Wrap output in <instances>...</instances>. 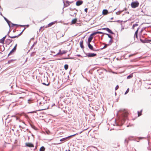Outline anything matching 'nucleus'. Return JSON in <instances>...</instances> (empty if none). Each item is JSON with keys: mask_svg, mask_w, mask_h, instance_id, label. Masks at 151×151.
Here are the masks:
<instances>
[{"mask_svg": "<svg viewBox=\"0 0 151 151\" xmlns=\"http://www.w3.org/2000/svg\"><path fill=\"white\" fill-rule=\"evenodd\" d=\"M77 21V19H73L72 21V23L73 24H74L76 23Z\"/></svg>", "mask_w": 151, "mask_h": 151, "instance_id": "19", "label": "nucleus"}, {"mask_svg": "<svg viewBox=\"0 0 151 151\" xmlns=\"http://www.w3.org/2000/svg\"><path fill=\"white\" fill-rule=\"evenodd\" d=\"M77 56H79V57H80V56H81V55H77Z\"/></svg>", "mask_w": 151, "mask_h": 151, "instance_id": "47", "label": "nucleus"}, {"mask_svg": "<svg viewBox=\"0 0 151 151\" xmlns=\"http://www.w3.org/2000/svg\"><path fill=\"white\" fill-rule=\"evenodd\" d=\"M17 46V44H16L15 46L14 47V48L12 49V50L9 53V54L8 56H9L10 55H11L12 53L14 52L16 50V47Z\"/></svg>", "mask_w": 151, "mask_h": 151, "instance_id": "5", "label": "nucleus"}, {"mask_svg": "<svg viewBox=\"0 0 151 151\" xmlns=\"http://www.w3.org/2000/svg\"><path fill=\"white\" fill-rule=\"evenodd\" d=\"M51 52L52 53V51H51Z\"/></svg>", "mask_w": 151, "mask_h": 151, "instance_id": "54", "label": "nucleus"}, {"mask_svg": "<svg viewBox=\"0 0 151 151\" xmlns=\"http://www.w3.org/2000/svg\"><path fill=\"white\" fill-rule=\"evenodd\" d=\"M6 35L4 37L2 38L0 40V42L2 43H4L5 40L6 38Z\"/></svg>", "mask_w": 151, "mask_h": 151, "instance_id": "11", "label": "nucleus"}, {"mask_svg": "<svg viewBox=\"0 0 151 151\" xmlns=\"http://www.w3.org/2000/svg\"><path fill=\"white\" fill-rule=\"evenodd\" d=\"M69 59L68 58H63V59Z\"/></svg>", "mask_w": 151, "mask_h": 151, "instance_id": "46", "label": "nucleus"}, {"mask_svg": "<svg viewBox=\"0 0 151 151\" xmlns=\"http://www.w3.org/2000/svg\"><path fill=\"white\" fill-rule=\"evenodd\" d=\"M20 26H22V25H20Z\"/></svg>", "mask_w": 151, "mask_h": 151, "instance_id": "56", "label": "nucleus"}, {"mask_svg": "<svg viewBox=\"0 0 151 151\" xmlns=\"http://www.w3.org/2000/svg\"><path fill=\"white\" fill-rule=\"evenodd\" d=\"M22 122L24 124L23 122Z\"/></svg>", "mask_w": 151, "mask_h": 151, "instance_id": "53", "label": "nucleus"}, {"mask_svg": "<svg viewBox=\"0 0 151 151\" xmlns=\"http://www.w3.org/2000/svg\"><path fill=\"white\" fill-rule=\"evenodd\" d=\"M59 55V53H57L55 55H54V56H57L58 55Z\"/></svg>", "mask_w": 151, "mask_h": 151, "instance_id": "43", "label": "nucleus"}, {"mask_svg": "<svg viewBox=\"0 0 151 151\" xmlns=\"http://www.w3.org/2000/svg\"><path fill=\"white\" fill-rule=\"evenodd\" d=\"M83 41H81L80 43V46L82 48H84V46L83 45Z\"/></svg>", "mask_w": 151, "mask_h": 151, "instance_id": "15", "label": "nucleus"}, {"mask_svg": "<svg viewBox=\"0 0 151 151\" xmlns=\"http://www.w3.org/2000/svg\"><path fill=\"white\" fill-rule=\"evenodd\" d=\"M43 84H44V85H47V86H48V85H49V83H48L47 84H46L45 83H43Z\"/></svg>", "mask_w": 151, "mask_h": 151, "instance_id": "45", "label": "nucleus"}, {"mask_svg": "<svg viewBox=\"0 0 151 151\" xmlns=\"http://www.w3.org/2000/svg\"><path fill=\"white\" fill-rule=\"evenodd\" d=\"M81 132H80V133L81 134Z\"/></svg>", "mask_w": 151, "mask_h": 151, "instance_id": "55", "label": "nucleus"}, {"mask_svg": "<svg viewBox=\"0 0 151 151\" xmlns=\"http://www.w3.org/2000/svg\"><path fill=\"white\" fill-rule=\"evenodd\" d=\"M108 11L106 9H104L102 12V14H103L106 15L108 14Z\"/></svg>", "mask_w": 151, "mask_h": 151, "instance_id": "12", "label": "nucleus"}, {"mask_svg": "<svg viewBox=\"0 0 151 151\" xmlns=\"http://www.w3.org/2000/svg\"><path fill=\"white\" fill-rule=\"evenodd\" d=\"M19 127L20 128H21V127H22V126H21V125H19Z\"/></svg>", "mask_w": 151, "mask_h": 151, "instance_id": "48", "label": "nucleus"}, {"mask_svg": "<svg viewBox=\"0 0 151 151\" xmlns=\"http://www.w3.org/2000/svg\"><path fill=\"white\" fill-rule=\"evenodd\" d=\"M55 23L54 22H52L51 23H50L48 24V26L49 27H51L52 26L53 24H54Z\"/></svg>", "mask_w": 151, "mask_h": 151, "instance_id": "24", "label": "nucleus"}, {"mask_svg": "<svg viewBox=\"0 0 151 151\" xmlns=\"http://www.w3.org/2000/svg\"><path fill=\"white\" fill-rule=\"evenodd\" d=\"M24 29H24L23 30V31L21 32V33L20 34L18 35L17 36H10L9 35H8V34L9 32L10 31H9V32L8 34H7V35L9 37L11 38H14L18 37L22 33V32H23V31L24 30Z\"/></svg>", "mask_w": 151, "mask_h": 151, "instance_id": "4", "label": "nucleus"}, {"mask_svg": "<svg viewBox=\"0 0 151 151\" xmlns=\"http://www.w3.org/2000/svg\"><path fill=\"white\" fill-rule=\"evenodd\" d=\"M14 60H9L8 61V63H11Z\"/></svg>", "mask_w": 151, "mask_h": 151, "instance_id": "30", "label": "nucleus"}, {"mask_svg": "<svg viewBox=\"0 0 151 151\" xmlns=\"http://www.w3.org/2000/svg\"><path fill=\"white\" fill-rule=\"evenodd\" d=\"M83 3V1H78L76 2V5L78 6H79L82 4Z\"/></svg>", "mask_w": 151, "mask_h": 151, "instance_id": "10", "label": "nucleus"}, {"mask_svg": "<svg viewBox=\"0 0 151 151\" xmlns=\"http://www.w3.org/2000/svg\"><path fill=\"white\" fill-rule=\"evenodd\" d=\"M105 34L107 35L108 36V37L110 38V39H112L113 37L111 35L107 33H105Z\"/></svg>", "mask_w": 151, "mask_h": 151, "instance_id": "27", "label": "nucleus"}, {"mask_svg": "<svg viewBox=\"0 0 151 151\" xmlns=\"http://www.w3.org/2000/svg\"><path fill=\"white\" fill-rule=\"evenodd\" d=\"M113 19V17H112V18H111V19L112 20V19Z\"/></svg>", "mask_w": 151, "mask_h": 151, "instance_id": "50", "label": "nucleus"}, {"mask_svg": "<svg viewBox=\"0 0 151 151\" xmlns=\"http://www.w3.org/2000/svg\"><path fill=\"white\" fill-rule=\"evenodd\" d=\"M138 29L137 31L135 32L134 35V37H136L137 38V33L138 32Z\"/></svg>", "mask_w": 151, "mask_h": 151, "instance_id": "18", "label": "nucleus"}, {"mask_svg": "<svg viewBox=\"0 0 151 151\" xmlns=\"http://www.w3.org/2000/svg\"><path fill=\"white\" fill-rule=\"evenodd\" d=\"M139 5V3L138 1L132 2L131 4V6L132 8H135L137 7Z\"/></svg>", "mask_w": 151, "mask_h": 151, "instance_id": "2", "label": "nucleus"}, {"mask_svg": "<svg viewBox=\"0 0 151 151\" xmlns=\"http://www.w3.org/2000/svg\"><path fill=\"white\" fill-rule=\"evenodd\" d=\"M67 52V51L66 50H65L63 51L62 52H61V55H62L63 54H65V53H66Z\"/></svg>", "mask_w": 151, "mask_h": 151, "instance_id": "28", "label": "nucleus"}, {"mask_svg": "<svg viewBox=\"0 0 151 151\" xmlns=\"http://www.w3.org/2000/svg\"><path fill=\"white\" fill-rule=\"evenodd\" d=\"M133 76V75H132V74H130V75H129V76H128L127 77V79H130Z\"/></svg>", "mask_w": 151, "mask_h": 151, "instance_id": "21", "label": "nucleus"}, {"mask_svg": "<svg viewBox=\"0 0 151 151\" xmlns=\"http://www.w3.org/2000/svg\"><path fill=\"white\" fill-rule=\"evenodd\" d=\"M61 50H59V52L58 53H59V55L60 54L61 55Z\"/></svg>", "mask_w": 151, "mask_h": 151, "instance_id": "36", "label": "nucleus"}, {"mask_svg": "<svg viewBox=\"0 0 151 151\" xmlns=\"http://www.w3.org/2000/svg\"><path fill=\"white\" fill-rule=\"evenodd\" d=\"M108 45V44H105L104 46L103 47L102 49H104Z\"/></svg>", "mask_w": 151, "mask_h": 151, "instance_id": "32", "label": "nucleus"}, {"mask_svg": "<svg viewBox=\"0 0 151 151\" xmlns=\"http://www.w3.org/2000/svg\"><path fill=\"white\" fill-rule=\"evenodd\" d=\"M113 42L112 39H111L109 41V43L108 44V45H111Z\"/></svg>", "mask_w": 151, "mask_h": 151, "instance_id": "23", "label": "nucleus"}, {"mask_svg": "<svg viewBox=\"0 0 151 151\" xmlns=\"http://www.w3.org/2000/svg\"><path fill=\"white\" fill-rule=\"evenodd\" d=\"M26 146L29 147H34V145L33 144L30 143H26Z\"/></svg>", "mask_w": 151, "mask_h": 151, "instance_id": "9", "label": "nucleus"}, {"mask_svg": "<svg viewBox=\"0 0 151 151\" xmlns=\"http://www.w3.org/2000/svg\"><path fill=\"white\" fill-rule=\"evenodd\" d=\"M138 26V24L136 23L133 25L132 28L133 29H134V28L135 27H136Z\"/></svg>", "mask_w": 151, "mask_h": 151, "instance_id": "26", "label": "nucleus"}, {"mask_svg": "<svg viewBox=\"0 0 151 151\" xmlns=\"http://www.w3.org/2000/svg\"><path fill=\"white\" fill-rule=\"evenodd\" d=\"M150 42H151V40H145V42L148 43Z\"/></svg>", "mask_w": 151, "mask_h": 151, "instance_id": "29", "label": "nucleus"}, {"mask_svg": "<svg viewBox=\"0 0 151 151\" xmlns=\"http://www.w3.org/2000/svg\"><path fill=\"white\" fill-rule=\"evenodd\" d=\"M134 55V54H132V55H129V57H130L132 56L133 55Z\"/></svg>", "mask_w": 151, "mask_h": 151, "instance_id": "42", "label": "nucleus"}, {"mask_svg": "<svg viewBox=\"0 0 151 151\" xmlns=\"http://www.w3.org/2000/svg\"><path fill=\"white\" fill-rule=\"evenodd\" d=\"M102 33L101 32H96L91 34V35H93L97 34H102Z\"/></svg>", "mask_w": 151, "mask_h": 151, "instance_id": "17", "label": "nucleus"}, {"mask_svg": "<svg viewBox=\"0 0 151 151\" xmlns=\"http://www.w3.org/2000/svg\"><path fill=\"white\" fill-rule=\"evenodd\" d=\"M117 115H120V119L124 121L127 115V113L124 109H121L117 113Z\"/></svg>", "mask_w": 151, "mask_h": 151, "instance_id": "1", "label": "nucleus"}, {"mask_svg": "<svg viewBox=\"0 0 151 151\" xmlns=\"http://www.w3.org/2000/svg\"><path fill=\"white\" fill-rule=\"evenodd\" d=\"M45 150V148L44 147H42L40 149V151H44Z\"/></svg>", "mask_w": 151, "mask_h": 151, "instance_id": "22", "label": "nucleus"}, {"mask_svg": "<svg viewBox=\"0 0 151 151\" xmlns=\"http://www.w3.org/2000/svg\"><path fill=\"white\" fill-rule=\"evenodd\" d=\"M12 117H15L16 118V120H19V122H21V120L19 119V118L18 117L16 116L13 115V116H12Z\"/></svg>", "mask_w": 151, "mask_h": 151, "instance_id": "20", "label": "nucleus"}, {"mask_svg": "<svg viewBox=\"0 0 151 151\" xmlns=\"http://www.w3.org/2000/svg\"><path fill=\"white\" fill-rule=\"evenodd\" d=\"M39 104H40V105H42V104H43V103H42V102H40Z\"/></svg>", "mask_w": 151, "mask_h": 151, "instance_id": "41", "label": "nucleus"}, {"mask_svg": "<svg viewBox=\"0 0 151 151\" xmlns=\"http://www.w3.org/2000/svg\"><path fill=\"white\" fill-rule=\"evenodd\" d=\"M8 22V23H7L9 26V27H11V22H10V21H9V22Z\"/></svg>", "mask_w": 151, "mask_h": 151, "instance_id": "31", "label": "nucleus"}, {"mask_svg": "<svg viewBox=\"0 0 151 151\" xmlns=\"http://www.w3.org/2000/svg\"><path fill=\"white\" fill-rule=\"evenodd\" d=\"M150 43L151 44V43Z\"/></svg>", "mask_w": 151, "mask_h": 151, "instance_id": "57", "label": "nucleus"}, {"mask_svg": "<svg viewBox=\"0 0 151 151\" xmlns=\"http://www.w3.org/2000/svg\"><path fill=\"white\" fill-rule=\"evenodd\" d=\"M68 67V65L67 64H65L64 65V68L65 70H67Z\"/></svg>", "mask_w": 151, "mask_h": 151, "instance_id": "25", "label": "nucleus"}, {"mask_svg": "<svg viewBox=\"0 0 151 151\" xmlns=\"http://www.w3.org/2000/svg\"><path fill=\"white\" fill-rule=\"evenodd\" d=\"M4 19L5 20V21H6V22L7 23H8V22H9V21L6 17H4Z\"/></svg>", "mask_w": 151, "mask_h": 151, "instance_id": "35", "label": "nucleus"}, {"mask_svg": "<svg viewBox=\"0 0 151 151\" xmlns=\"http://www.w3.org/2000/svg\"><path fill=\"white\" fill-rule=\"evenodd\" d=\"M88 46L89 48L92 50H94V49L93 46L90 44V43L88 44Z\"/></svg>", "mask_w": 151, "mask_h": 151, "instance_id": "14", "label": "nucleus"}, {"mask_svg": "<svg viewBox=\"0 0 151 151\" xmlns=\"http://www.w3.org/2000/svg\"><path fill=\"white\" fill-rule=\"evenodd\" d=\"M45 59V58H42V59H43V60H44V59Z\"/></svg>", "mask_w": 151, "mask_h": 151, "instance_id": "49", "label": "nucleus"}, {"mask_svg": "<svg viewBox=\"0 0 151 151\" xmlns=\"http://www.w3.org/2000/svg\"><path fill=\"white\" fill-rule=\"evenodd\" d=\"M31 101V100L30 99H28V103L29 104L31 102H30V101Z\"/></svg>", "mask_w": 151, "mask_h": 151, "instance_id": "38", "label": "nucleus"}, {"mask_svg": "<svg viewBox=\"0 0 151 151\" xmlns=\"http://www.w3.org/2000/svg\"><path fill=\"white\" fill-rule=\"evenodd\" d=\"M12 40L10 39H7L6 40V42L8 44H10L12 42Z\"/></svg>", "mask_w": 151, "mask_h": 151, "instance_id": "13", "label": "nucleus"}, {"mask_svg": "<svg viewBox=\"0 0 151 151\" xmlns=\"http://www.w3.org/2000/svg\"><path fill=\"white\" fill-rule=\"evenodd\" d=\"M70 3L68 1H67L65 2V5L66 6H67L70 5Z\"/></svg>", "mask_w": 151, "mask_h": 151, "instance_id": "16", "label": "nucleus"}, {"mask_svg": "<svg viewBox=\"0 0 151 151\" xmlns=\"http://www.w3.org/2000/svg\"><path fill=\"white\" fill-rule=\"evenodd\" d=\"M87 10H88V9L87 8H86L85 9V11L86 12H87Z\"/></svg>", "mask_w": 151, "mask_h": 151, "instance_id": "40", "label": "nucleus"}, {"mask_svg": "<svg viewBox=\"0 0 151 151\" xmlns=\"http://www.w3.org/2000/svg\"><path fill=\"white\" fill-rule=\"evenodd\" d=\"M11 24H12V25L11 26V27H13L14 26L18 25H17V24H13L12 23H11Z\"/></svg>", "mask_w": 151, "mask_h": 151, "instance_id": "34", "label": "nucleus"}, {"mask_svg": "<svg viewBox=\"0 0 151 151\" xmlns=\"http://www.w3.org/2000/svg\"><path fill=\"white\" fill-rule=\"evenodd\" d=\"M65 151H70V150H69L68 151L67 150H65Z\"/></svg>", "mask_w": 151, "mask_h": 151, "instance_id": "51", "label": "nucleus"}, {"mask_svg": "<svg viewBox=\"0 0 151 151\" xmlns=\"http://www.w3.org/2000/svg\"><path fill=\"white\" fill-rule=\"evenodd\" d=\"M129 91V88H128L127 90L126 91V92H125V93H124V94H127Z\"/></svg>", "mask_w": 151, "mask_h": 151, "instance_id": "33", "label": "nucleus"}, {"mask_svg": "<svg viewBox=\"0 0 151 151\" xmlns=\"http://www.w3.org/2000/svg\"><path fill=\"white\" fill-rule=\"evenodd\" d=\"M59 55V53H57L55 55H54V56H57L58 55Z\"/></svg>", "mask_w": 151, "mask_h": 151, "instance_id": "44", "label": "nucleus"}, {"mask_svg": "<svg viewBox=\"0 0 151 151\" xmlns=\"http://www.w3.org/2000/svg\"><path fill=\"white\" fill-rule=\"evenodd\" d=\"M102 30H104L108 31L109 33L111 34H113L114 33L109 28H104L101 29Z\"/></svg>", "mask_w": 151, "mask_h": 151, "instance_id": "6", "label": "nucleus"}, {"mask_svg": "<svg viewBox=\"0 0 151 151\" xmlns=\"http://www.w3.org/2000/svg\"><path fill=\"white\" fill-rule=\"evenodd\" d=\"M138 116H140L141 115V114H140L139 112V111H138Z\"/></svg>", "mask_w": 151, "mask_h": 151, "instance_id": "39", "label": "nucleus"}, {"mask_svg": "<svg viewBox=\"0 0 151 151\" xmlns=\"http://www.w3.org/2000/svg\"><path fill=\"white\" fill-rule=\"evenodd\" d=\"M119 88V86L118 85H117L116 87H115V90H117Z\"/></svg>", "mask_w": 151, "mask_h": 151, "instance_id": "37", "label": "nucleus"}, {"mask_svg": "<svg viewBox=\"0 0 151 151\" xmlns=\"http://www.w3.org/2000/svg\"><path fill=\"white\" fill-rule=\"evenodd\" d=\"M96 54L94 53H89L87 56L89 57H93L95 56Z\"/></svg>", "mask_w": 151, "mask_h": 151, "instance_id": "7", "label": "nucleus"}, {"mask_svg": "<svg viewBox=\"0 0 151 151\" xmlns=\"http://www.w3.org/2000/svg\"><path fill=\"white\" fill-rule=\"evenodd\" d=\"M78 134V133H76V134H73V135H70L68 137H65V138H63L61 139H60V141H61V142H64V141H65V140L67 139V138H69L71 137H73V136H75L76 135H77Z\"/></svg>", "mask_w": 151, "mask_h": 151, "instance_id": "3", "label": "nucleus"}, {"mask_svg": "<svg viewBox=\"0 0 151 151\" xmlns=\"http://www.w3.org/2000/svg\"><path fill=\"white\" fill-rule=\"evenodd\" d=\"M61 144V143H59L58 144Z\"/></svg>", "mask_w": 151, "mask_h": 151, "instance_id": "52", "label": "nucleus"}, {"mask_svg": "<svg viewBox=\"0 0 151 151\" xmlns=\"http://www.w3.org/2000/svg\"><path fill=\"white\" fill-rule=\"evenodd\" d=\"M92 35H91H91L89 37L88 39V44L90 43V42H91L93 38V37L92 36Z\"/></svg>", "mask_w": 151, "mask_h": 151, "instance_id": "8", "label": "nucleus"}]
</instances>
